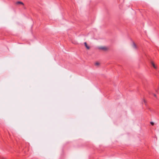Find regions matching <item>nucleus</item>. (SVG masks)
Returning <instances> with one entry per match:
<instances>
[{"label":"nucleus","instance_id":"nucleus-3","mask_svg":"<svg viewBox=\"0 0 159 159\" xmlns=\"http://www.w3.org/2000/svg\"><path fill=\"white\" fill-rule=\"evenodd\" d=\"M151 63L152 65V66H153V67H154V68L156 69H157V66L152 61L151 62Z\"/></svg>","mask_w":159,"mask_h":159},{"label":"nucleus","instance_id":"nucleus-7","mask_svg":"<svg viewBox=\"0 0 159 159\" xmlns=\"http://www.w3.org/2000/svg\"><path fill=\"white\" fill-rule=\"evenodd\" d=\"M150 124L152 125H154V123H153V122H152V121H151L150 122Z\"/></svg>","mask_w":159,"mask_h":159},{"label":"nucleus","instance_id":"nucleus-6","mask_svg":"<svg viewBox=\"0 0 159 159\" xmlns=\"http://www.w3.org/2000/svg\"><path fill=\"white\" fill-rule=\"evenodd\" d=\"M94 65L95 66H99V63L98 62H96L95 63Z\"/></svg>","mask_w":159,"mask_h":159},{"label":"nucleus","instance_id":"nucleus-4","mask_svg":"<svg viewBox=\"0 0 159 159\" xmlns=\"http://www.w3.org/2000/svg\"><path fill=\"white\" fill-rule=\"evenodd\" d=\"M134 49H137V47L136 44L134 43H133L132 45Z\"/></svg>","mask_w":159,"mask_h":159},{"label":"nucleus","instance_id":"nucleus-8","mask_svg":"<svg viewBox=\"0 0 159 159\" xmlns=\"http://www.w3.org/2000/svg\"><path fill=\"white\" fill-rule=\"evenodd\" d=\"M153 94V95L154 97H157V96L155 94Z\"/></svg>","mask_w":159,"mask_h":159},{"label":"nucleus","instance_id":"nucleus-9","mask_svg":"<svg viewBox=\"0 0 159 159\" xmlns=\"http://www.w3.org/2000/svg\"><path fill=\"white\" fill-rule=\"evenodd\" d=\"M1 159H5L3 158H2Z\"/></svg>","mask_w":159,"mask_h":159},{"label":"nucleus","instance_id":"nucleus-10","mask_svg":"<svg viewBox=\"0 0 159 159\" xmlns=\"http://www.w3.org/2000/svg\"><path fill=\"white\" fill-rule=\"evenodd\" d=\"M156 92H157V90H155Z\"/></svg>","mask_w":159,"mask_h":159},{"label":"nucleus","instance_id":"nucleus-1","mask_svg":"<svg viewBox=\"0 0 159 159\" xmlns=\"http://www.w3.org/2000/svg\"><path fill=\"white\" fill-rule=\"evenodd\" d=\"M108 48L106 47H100V50H102L104 51H106L108 50Z\"/></svg>","mask_w":159,"mask_h":159},{"label":"nucleus","instance_id":"nucleus-5","mask_svg":"<svg viewBox=\"0 0 159 159\" xmlns=\"http://www.w3.org/2000/svg\"><path fill=\"white\" fill-rule=\"evenodd\" d=\"M16 4H21L22 5H24V3H23V2H20V1H18L16 2Z\"/></svg>","mask_w":159,"mask_h":159},{"label":"nucleus","instance_id":"nucleus-2","mask_svg":"<svg viewBox=\"0 0 159 159\" xmlns=\"http://www.w3.org/2000/svg\"><path fill=\"white\" fill-rule=\"evenodd\" d=\"M84 44L85 45V46L86 47V48L87 49H89L90 48V47L89 46L87 43L86 42H85L84 43Z\"/></svg>","mask_w":159,"mask_h":159}]
</instances>
